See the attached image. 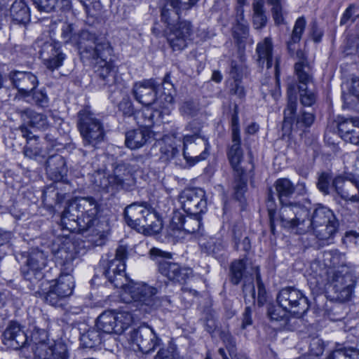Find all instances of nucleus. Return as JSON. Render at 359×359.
Here are the masks:
<instances>
[{
  "instance_id": "obj_62",
  "label": "nucleus",
  "mask_w": 359,
  "mask_h": 359,
  "mask_svg": "<svg viewBox=\"0 0 359 359\" xmlns=\"http://www.w3.org/2000/svg\"><path fill=\"white\" fill-rule=\"evenodd\" d=\"M140 116L143 118V121L141 123V125L143 126V128L148 129L149 128H151L154 125V111L149 109H147L141 113Z\"/></svg>"
},
{
  "instance_id": "obj_48",
  "label": "nucleus",
  "mask_w": 359,
  "mask_h": 359,
  "mask_svg": "<svg viewBox=\"0 0 359 359\" xmlns=\"http://www.w3.org/2000/svg\"><path fill=\"white\" fill-rule=\"evenodd\" d=\"M245 263L243 260L239 259L232 262L230 268L231 282L234 285H238L243 276L245 270Z\"/></svg>"
},
{
  "instance_id": "obj_17",
  "label": "nucleus",
  "mask_w": 359,
  "mask_h": 359,
  "mask_svg": "<svg viewBox=\"0 0 359 359\" xmlns=\"http://www.w3.org/2000/svg\"><path fill=\"white\" fill-rule=\"evenodd\" d=\"M133 322V316L129 311H105L96 321L97 327L107 334H121Z\"/></svg>"
},
{
  "instance_id": "obj_55",
  "label": "nucleus",
  "mask_w": 359,
  "mask_h": 359,
  "mask_svg": "<svg viewBox=\"0 0 359 359\" xmlns=\"http://www.w3.org/2000/svg\"><path fill=\"white\" fill-rule=\"evenodd\" d=\"M43 293L44 294L45 301L54 306L60 305L61 300L65 299L64 296L58 293L53 285H50L48 292L43 291Z\"/></svg>"
},
{
  "instance_id": "obj_46",
  "label": "nucleus",
  "mask_w": 359,
  "mask_h": 359,
  "mask_svg": "<svg viewBox=\"0 0 359 359\" xmlns=\"http://www.w3.org/2000/svg\"><path fill=\"white\" fill-rule=\"evenodd\" d=\"M81 345L84 348H92L100 344L101 338L98 330H89L80 337Z\"/></svg>"
},
{
  "instance_id": "obj_15",
  "label": "nucleus",
  "mask_w": 359,
  "mask_h": 359,
  "mask_svg": "<svg viewBox=\"0 0 359 359\" xmlns=\"http://www.w3.org/2000/svg\"><path fill=\"white\" fill-rule=\"evenodd\" d=\"M324 273L328 276L334 297L341 302L349 300L355 285L351 269L344 268V271H339V269L325 271Z\"/></svg>"
},
{
  "instance_id": "obj_63",
  "label": "nucleus",
  "mask_w": 359,
  "mask_h": 359,
  "mask_svg": "<svg viewBox=\"0 0 359 359\" xmlns=\"http://www.w3.org/2000/svg\"><path fill=\"white\" fill-rule=\"evenodd\" d=\"M358 8L359 7L356 5L351 4L343 13L340 20V25H342L346 24L350 20L353 21L354 19H352V18L355 12L358 10Z\"/></svg>"
},
{
  "instance_id": "obj_49",
  "label": "nucleus",
  "mask_w": 359,
  "mask_h": 359,
  "mask_svg": "<svg viewBox=\"0 0 359 359\" xmlns=\"http://www.w3.org/2000/svg\"><path fill=\"white\" fill-rule=\"evenodd\" d=\"M199 110V104L194 100H186L182 103L180 107L181 114L187 118L196 116Z\"/></svg>"
},
{
  "instance_id": "obj_44",
  "label": "nucleus",
  "mask_w": 359,
  "mask_h": 359,
  "mask_svg": "<svg viewBox=\"0 0 359 359\" xmlns=\"http://www.w3.org/2000/svg\"><path fill=\"white\" fill-rule=\"evenodd\" d=\"M267 315L271 321L280 322L281 327H285L288 325V312L279 305L269 306Z\"/></svg>"
},
{
  "instance_id": "obj_56",
  "label": "nucleus",
  "mask_w": 359,
  "mask_h": 359,
  "mask_svg": "<svg viewBox=\"0 0 359 359\" xmlns=\"http://www.w3.org/2000/svg\"><path fill=\"white\" fill-rule=\"evenodd\" d=\"M33 2L39 11L46 13H49L58 7L56 0H33Z\"/></svg>"
},
{
  "instance_id": "obj_21",
  "label": "nucleus",
  "mask_w": 359,
  "mask_h": 359,
  "mask_svg": "<svg viewBox=\"0 0 359 359\" xmlns=\"http://www.w3.org/2000/svg\"><path fill=\"white\" fill-rule=\"evenodd\" d=\"M129 340L139 351L145 354L154 351L161 344V339L154 330L146 325L133 330L130 332Z\"/></svg>"
},
{
  "instance_id": "obj_18",
  "label": "nucleus",
  "mask_w": 359,
  "mask_h": 359,
  "mask_svg": "<svg viewBox=\"0 0 359 359\" xmlns=\"http://www.w3.org/2000/svg\"><path fill=\"white\" fill-rule=\"evenodd\" d=\"M294 71L299 81V101L302 108H313L317 101L316 92L308 86L313 83L311 67L308 62H297L294 65Z\"/></svg>"
},
{
  "instance_id": "obj_53",
  "label": "nucleus",
  "mask_w": 359,
  "mask_h": 359,
  "mask_svg": "<svg viewBox=\"0 0 359 359\" xmlns=\"http://www.w3.org/2000/svg\"><path fill=\"white\" fill-rule=\"evenodd\" d=\"M245 69L246 67L242 59L238 61L232 60L229 70L230 76L235 81H239L242 79Z\"/></svg>"
},
{
  "instance_id": "obj_33",
  "label": "nucleus",
  "mask_w": 359,
  "mask_h": 359,
  "mask_svg": "<svg viewBox=\"0 0 359 359\" xmlns=\"http://www.w3.org/2000/svg\"><path fill=\"white\" fill-rule=\"evenodd\" d=\"M46 169L50 179L55 182L62 180L67 173L65 159L60 155L50 156L46 161Z\"/></svg>"
},
{
  "instance_id": "obj_3",
  "label": "nucleus",
  "mask_w": 359,
  "mask_h": 359,
  "mask_svg": "<svg viewBox=\"0 0 359 359\" xmlns=\"http://www.w3.org/2000/svg\"><path fill=\"white\" fill-rule=\"evenodd\" d=\"M77 255L74 244L69 241L64 242L54 252L55 262L60 266V273L53 285L65 298L69 297L73 292L74 281L72 273L74 270L73 261Z\"/></svg>"
},
{
  "instance_id": "obj_10",
  "label": "nucleus",
  "mask_w": 359,
  "mask_h": 359,
  "mask_svg": "<svg viewBox=\"0 0 359 359\" xmlns=\"http://www.w3.org/2000/svg\"><path fill=\"white\" fill-rule=\"evenodd\" d=\"M126 258V248L120 245L116 250L114 259L111 260L102 259L100 262L103 269V275L115 287L122 289L130 280L125 273V260Z\"/></svg>"
},
{
  "instance_id": "obj_11",
  "label": "nucleus",
  "mask_w": 359,
  "mask_h": 359,
  "mask_svg": "<svg viewBox=\"0 0 359 359\" xmlns=\"http://www.w3.org/2000/svg\"><path fill=\"white\" fill-rule=\"evenodd\" d=\"M227 156L233 170V188L235 197L237 200L241 201L247 190V180L243 177L245 170L241 165L243 160V151L241 145V138L231 139V144L229 148Z\"/></svg>"
},
{
  "instance_id": "obj_50",
  "label": "nucleus",
  "mask_w": 359,
  "mask_h": 359,
  "mask_svg": "<svg viewBox=\"0 0 359 359\" xmlns=\"http://www.w3.org/2000/svg\"><path fill=\"white\" fill-rule=\"evenodd\" d=\"M266 206L268 210V215L269 218L270 223V229L272 233H275V221L276 220V201L275 198L273 196L272 191L270 189L269 193L267 198Z\"/></svg>"
},
{
  "instance_id": "obj_42",
  "label": "nucleus",
  "mask_w": 359,
  "mask_h": 359,
  "mask_svg": "<svg viewBox=\"0 0 359 359\" xmlns=\"http://www.w3.org/2000/svg\"><path fill=\"white\" fill-rule=\"evenodd\" d=\"M200 246L203 252L215 257L222 255L225 250V245L223 241L214 237L201 240Z\"/></svg>"
},
{
  "instance_id": "obj_32",
  "label": "nucleus",
  "mask_w": 359,
  "mask_h": 359,
  "mask_svg": "<svg viewBox=\"0 0 359 359\" xmlns=\"http://www.w3.org/2000/svg\"><path fill=\"white\" fill-rule=\"evenodd\" d=\"M338 129L344 141L359 146V118L344 119L339 123Z\"/></svg>"
},
{
  "instance_id": "obj_40",
  "label": "nucleus",
  "mask_w": 359,
  "mask_h": 359,
  "mask_svg": "<svg viewBox=\"0 0 359 359\" xmlns=\"http://www.w3.org/2000/svg\"><path fill=\"white\" fill-rule=\"evenodd\" d=\"M274 187L280 204L290 203L289 198L294 193L295 187L287 178H280L274 183Z\"/></svg>"
},
{
  "instance_id": "obj_22",
  "label": "nucleus",
  "mask_w": 359,
  "mask_h": 359,
  "mask_svg": "<svg viewBox=\"0 0 359 359\" xmlns=\"http://www.w3.org/2000/svg\"><path fill=\"white\" fill-rule=\"evenodd\" d=\"M332 190L344 201L355 203L359 211V184L356 180L338 175L332 180Z\"/></svg>"
},
{
  "instance_id": "obj_61",
  "label": "nucleus",
  "mask_w": 359,
  "mask_h": 359,
  "mask_svg": "<svg viewBox=\"0 0 359 359\" xmlns=\"http://www.w3.org/2000/svg\"><path fill=\"white\" fill-rule=\"evenodd\" d=\"M186 130L189 131L190 133L185 135L203 136L202 135V125L196 120L189 122L186 126Z\"/></svg>"
},
{
  "instance_id": "obj_38",
  "label": "nucleus",
  "mask_w": 359,
  "mask_h": 359,
  "mask_svg": "<svg viewBox=\"0 0 359 359\" xmlns=\"http://www.w3.org/2000/svg\"><path fill=\"white\" fill-rule=\"evenodd\" d=\"M90 181L97 191L109 192L115 189L111 176L104 170H97L90 175Z\"/></svg>"
},
{
  "instance_id": "obj_28",
  "label": "nucleus",
  "mask_w": 359,
  "mask_h": 359,
  "mask_svg": "<svg viewBox=\"0 0 359 359\" xmlns=\"http://www.w3.org/2000/svg\"><path fill=\"white\" fill-rule=\"evenodd\" d=\"M40 56L46 67L54 71L62 65L65 55L57 46L56 43H45L40 50Z\"/></svg>"
},
{
  "instance_id": "obj_39",
  "label": "nucleus",
  "mask_w": 359,
  "mask_h": 359,
  "mask_svg": "<svg viewBox=\"0 0 359 359\" xmlns=\"http://www.w3.org/2000/svg\"><path fill=\"white\" fill-rule=\"evenodd\" d=\"M11 16L19 24L26 25L30 20V11L24 0H15L10 8Z\"/></svg>"
},
{
  "instance_id": "obj_57",
  "label": "nucleus",
  "mask_w": 359,
  "mask_h": 359,
  "mask_svg": "<svg viewBox=\"0 0 359 359\" xmlns=\"http://www.w3.org/2000/svg\"><path fill=\"white\" fill-rule=\"evenodd\" d=\"M33 102L38 106L45 107L48 106V97L46 93L43 90H35L31 93Z\"/></svg>"
},
{
  "instance_id": "obj_14",
  "label": "nucleus",
  "mask_w": 359,
  "mask_h": 359,
  "mask_svg": "<svg viewBox=\"0 0 359 359\" xmlns=\"http://www.w3.org/2000/svg\"><path fill=\"white\" fill-rule=\"evenodd\" d=\"M60 24L61 38L63 42L76 46L79 50L81 58L84 56L86 52H88L97 44L98 41L102 39V37L96 36L95 34L87 30H82L76 33L74 32L72 24L67 22H60Z\"/></svg>"
},
{
  "instance_id": "obj_23",
  "label": "nucleus",
  "mask_w": 359,
  "mask_h": 359,
  "mask_svg": "<svg viewBox=\"0 0 359 359\" xmlns=\"http://www.w3.org/2000/svg\"><path fill=\"white\" fill-rule=\"evenodd\" d=\"M182 208L187 214L197 215L206 209L205 191L201 189H187L180 195Z\"/></svg>"
},
{
  "instance_id": "obj_30",
  "label": "nucleus",
  "mask_w": 359,
  "mask_h": 359,
  "mask_svg": "<svg viewBox=\"0 0 359 359\" xmlns=\"http://www.w3.org/2000/svg\"><path fill=\"white\" fill-rule=\"evenodd\" d=\"M189 10L188 4H183L180 0H164L161 8L162 20L171 25L177 22L183 12Z\"/></svg>"
},
{
  "instance_id": "obj_54",
  "label": "nucleus",
  "mask_w": 359,
  "mask_h": 359,
  "mask_svg": "<svg viewBox=\"0 0 359 359\" xmlns=\"http://www.w3.org/2000/svg\"><path fill=\"white\" fill-rule=\"evenodd\" d=\"M271 7V13L273 20L276 25L283 24L284 22L283 9L280 0H267Z\"/></svg>"
},
{
  "instance_id": "obj_2",
  "label": "nucleus",
  "mask_w": 359,
  "mask_h": 359,
  "mask_svg": "<svg viewBox=\"0 0 359 359\" xmlns=\"http://www.w3.org/2000/svg\"><path fill=\"white\" fill-rule=\"evenodd\" d=\"M113 49L109 41L102 38L97 42L88 52H86L81 58L89 61L93 65L95 72L103 82L104 86H118L121 78L117 74L115 67L111 61Z\"/></svg>"
},
{
  "instance_id": "obj_64",
  "label": "nucleus",
  "mask_w": 359,
  "mask_h": 359,
  "mask_svg": "<svg viewBox=\"0 0 359 359\" xmlns=\"http://www.w3.org/2000/svg\"><path fill=\"white\" fill-rule=\"evenodd\" d=\"M252 307L250 306H246L242 317L241 328L243 330L245 329L248 326L251 325L252 324Z\"/></svg>"
},
{
  "instance_id": "obj_25",
  "label": "nucleus",
  "mask_w": 359,
  "mask_h": 359,
  "mask_svg": "<svg viewBox=\"0 0 359 359\" xmlns=\"http://www.w3.org/2000/svg\"><path fill=\"white\" fill-rule=\"evenodd\" d=\"M201 215H189L184 216L180 212H174L171 218L170 228L173 231H184L186 233L198 232L201 226Z\"/></svg>"
},
{
  "instance_id": "obj_29",
  "label": "nucleus",
  "mask_w": 359,
  "mask_h": 359,
  "mask_svg": "<svg viewBox=\"0 0 359 359\" xmlns=\"http://www.w3.org/2000/svg\"><path fill=\"white\" fill-rule=\"evenodd\" d=\"M306 25V20L304 17H299L296 20L290 40L287 42V50L291 56H296L299 59L298 62L304 61L308 62L306 59L304 53L298 49V43L302 39V34L305 29Z\"/></svg>"
},
{
  "instance_id": "obj_37",
  "label": "nucleus",
  "mask_w": 359,
  "mask_h": 359,
  "mask_svg": "<svg viewBox=\"0 0 359 359\" xmlns=\"http://www.w3.org/2000/svg\"><path fill=\"white\" fill-rule=\"evenodd\" d=\"M258 56L257 61L259 65L263 66L266 62V68L273 65V43L271 39L266 37L262 41L258 43L256 48Z\"/></svg>"
},
{
  "instance_id": "obj_1",
  "label": "nucleus",
  "mask_w": 359,
  "mask_h": 359,
  "mask_svg": "<svg viewBox=\"0 0 359 359\" xmlns=\"http://www.w3.org/2000/svg\"><path fill=\"white\" fill-rule=\"evenodd\" d=\"M98 211L99 205L94 198H76L62 212L60 225L70 232L90 231L92 235H98L100 231L95 228L98 224Z\"/></svg>"
},
{
  "instance_id": "obj_20",
  "label": "nucleus",
  "mask_w": 359,
  "mask_h": 359,
  "mask_svg": "<svg viewBox=\"0 0 359 359\" xmlns=\"http://www.w3.org/2000/svg\"><path fill=\"white\" fill-rule=\"evenodd\" d=\"M210 144L205 136L184 135L183 156L193 164L204 160L208 155Z\"/></svg>"
},
{
  "instance_id": "obj_16",
  "label": "nucleus",
  "mask_w": 359,
  "mask_h": 359,
  "mask_svg": "<svg viewBox=\"0 0 359 359\" xmlns=\"http://www.w3.org/2000/svg\"><path fill=\"white\" fill-rule=\"evenodd\" d=\"M157 86V83L153 79L135 83L133 87L135 99L142 105L149 107L155 104L156 108L172 103L173 97L170 92L165 95V100H156Z\"/></svg>"
},
{
  "instance_id": "obj_35",
  "label": "nucleus",
  "mask_w": 359,
  "mask_h": 359,
  "mask_svg": "<svg viewBox=\"0 0 359 359\" xmlns=\"http://www.w3.org/2000/svg\"><path fill=\"white\" fill-rule=\"evenodd\" d=\"M149 138V129L138 128L126 133L125 144L130 149H137L143 147Z\"/></svg>"
},
{
  "instance_id": "obj_9",
  "label": "nucleus",
  "mask_w": 359,
  "mask_h": 359,
  "mask_svg": "<svg viewBox=\"0 0 359 359\" xmlns=\"http://www.w3.org/2000/svg\"><path fill=\"white\" fill-rule=\"evenodd\" d=\"M77 128L84 145L95 147L104 140L105 132L101 121L89 108L78 112Z\"/></svg>"
},
{
  "instance_id": "obj_12",
  "label": "nucleus",
  "mask_w": 359,
  "mask_h": 359,
  "mask_svg": "<svg viewBox=\"0 0 359 359\" xmlns=\"http://www.w3.org/2000/svg\"><path fill=\"white\" fill-rule=\"evenodd\" d=\"M276 300L280 307L296 318L303 317L310 307L307 297L301 290L293 287L280 290Z\"/></svg>"
},
{
  "instance_id": "obj_31",
  "label": "nucleus",
  "mask_w": 359,
  "mask_h": 359,
  "mask_svg": "<svg viewBox=\"0 0 359 359\" xmlns=\"http://www.w3.org/2000/svg\"><path fill=\"white\" fill-rule=\"evenodd\" d=\"M4 344L14 349H19L25 346L27 341V337L21 326L12 322L4 332Z\"/></svg>"
},
{
  "instance_id": "obj_4",
  "label": "nucleus",
  "mask_w": 359,
  "mask_h": 359,
  "mask_svg": "<svg viewBox=\"0 0 359 359\" xmlns=\"http://www.w3.org/2000/svg\"><path fill=\"white\" fill-rule=\"evenodd\" d=\"M124 217L129 226L145 235L158 233L162 229L158 216L143 203H134L128 205L125 208Z\"/></svg>"
},
{
  "instance_id": "obj_59",
  "label": "nucleus",
  "mask_w": 359,
  "mask_h": 359,
  "mask_svg": "<svg viewBox=\"0 0 359 359\" xmlns=\"http://www.w3.org/2000/svg\"><path fill=\"white\" fill-rule=\"evenodd\" d=\"M309 350L311 355L318 357L324 351L323 340L318 337L312 338L309 344Z\"/></svg>"
},
{
  "instance_id": "obj_5",
  "label": "nucleus",
  "mask_w": 359,
  "mask_h": 359,
  "mask_svg": "<svg viewBox=\"0 0 359 359\" xmlns=\"http://www.w3.org/2000/svg\"><path fill=\"white\" fill-rule=\"evenodd\" d=\"M156 294V288L130 280L121 289L120 298L126 304L134 303L136 306H146L149 308H157L170 303L167 297L159 298Z\"/></svg>"
},
{
  "instance_id": "obj_6",
  "label": "nucleus",
  "mask_w": 359,
  "mask_h": 359,
  "mask_svg": "<svg viewBox=\"0 0 359 359\" xmlns=\"http://www.w3.org/2000/svg\"><path fill=\"white\" fill-rule=\"evenodd\" d=\"M306 203L310 204L309 201L306 199L304 203L293 201L281 204L278 215L280 226L297 234L308 232V222L305 224V219L309 216V208Z\"/></svg>"
},
{
  "instance_id": "obj_41",
  "label": "nucleus",
  "mask_w": 359,
  "mask_h": 359,
  "mask_svg": "<svg viewBox=\"0 0 359 359\" xmlns=\"http://www.w3.org/2000/svg\"><path fill=\"white\" fill-rule=\"evenodd\" d=\"M114 187H122L126 181L131 178V168L129 163L121 162L114 166L113 175H111Z\"/></svg>"
},
{
  "instance_id": "obj_60",
  "label": "nucleus",
  "mask_w": 359,
  "mask_h": 359,
  "mask_svg": "<svg viewBox=\"0 0 359 359\" xmlns=\"http://www.w3.org/2000/svg\"><path fill=\"white\" fill-rule=\"evenodd\" d=\"M256 273V280H257V289H258V298L257 302L259 306H262L266 300V290L264 283L262 281L261 276L259 273V269L257 268L255 270Z\"/></svg>"
},
{
  "instance_id": "obj_27",
  "label": "nucleus",
  "mask_w": 359,
  "mask_h": 359,
  "mask_svg": "<svg viewBox=\"0 0 359 359\" xmlns=\"http://www.w3.org/2000/svg\"><path fill=\"white\" fill-rule=\"evenodd\" d=\"M32 351L35 359H48L55 350V344L47 341L48 334L43 329L34 328L32 334Z\"/></svg>"
},
{
  "instance_id": "obj_34",
  "label": "nucleus",
  "mask_w": 359,
  "mask_h": 359,
  "mask_svg": "<svg viewBox=\"0 0 359 359\" xmlns=\"http://www.w3.org/2000/svg\"><path fill=\"white\" fill-rule=\"evenodd\" d=\"M323 262L325 267L330 269L329 271L337 269L344 271V268L351 269L346 263L345 255L337 250L325 251L323 254Z\"/></svg>"
},
{
  "instance_id": "obj_36",
  "label": "nucleus",
  "mask_w": 359,
  "mask_h": 359,
  "mask_svg": "<svg viewBox=\"0 0 359 359\" xmlns=\"http://www.w3.org/2000/svg\"><path fill=\"white\" fill-rule=\"evenodd\" d=\"M243 8L240 7L237 11L236 22L232 27L233 39L241 46L249 35V27L247 20L244 18Z\"/></svg>"
},
{
  "instance_id": "obj_8",
  "label": "nucleus",
  "mask_w": 359,
  "mask_h": 359,
  "mask_svg": "<svg viewBox=\"0 0 359 359\" xmlns=\"http://www.w3.org/2000/svg\"><path fill=\"white\" fill-rule=\"evenodd\" d=\"M22 261L21 272L24 278L29 282L27 287L35 290L43 284V269L47 264V256L38 248L32 249L22 254Z\"/></svg>"
},
{
  "instance_id": "obj_13",
  "label": "nucleus",
  "mask_w": 359,
  "mask_h": 359,
  "mask_svg": "<svg viewBox=\"0 0 359 359\" xmlns=\"http://www.w3.org/2000/svg\"><path fill=\"white\" fill-rule=\"evenodd\" d=\"M150 255L156 258L162 259L158 261V271L168 280L184 284L192 277L191 269L182 267L177 263L163 259H171V253L154 248L150 250Z\"/></svg>"
},
{
  "instance_id": "obj_58",
  "label": "nucleus",
  "mask_w": 359,
  "mask_h": 359,
  "mask_svg": "<svg viewBox=\"0 0 359 359\" xmlns=\"http://www.w3.org/2000/svg\"><path fill=\"white\" fill-rule=\"evenodd\" d=\"M67 346L61 342L55 344V350L48 359H68Z\"/></svg>"
},
{
  "instance_id": "obj_19",
  "label": "nucleus",
  "mask_w": 359,
  "mask_h": 359,
  "mask_svg": "<svg viewBox=\"0 0 359 359\" xmlns=\"http://www.w3.org/2000/svg\"><path fill=\"white\" fill-rule=\"evenodd\" d=\"M287 94L288 100L287 107L284 110V121L291 122L297 128L301 130L310 128L314 123L316 118L314 109L311 108L307 111L305 108H302L297 113V98L292 95L290 89L288 90Z\"/></svg>"
},
{
  "instance_id": "obj_26",
  "label": "nucleus",
  "mask_w": 359,
  "mask_h": 359,
  "mask_svg": "<svg viewBox=\"0 0 359 359\" xmlns=\"http://www.w3.org/2000/svg\"><path fill=\"white\" fill-rule=\"evenodd\" d=\"M192 33V26L190 22H179L168 36V41L173 50H181L187 47L188 41L191 40Z\"/></svg>"
},
{
  "instance_id": "obj_7",
  "label": "nucleus",
  "mask_w": 359,
  "mask_h": 359,
  "mask_svg": "<svg viewBox=\"0 0 359 359\" xmlns=\"http://www.w3.org/2000/svg\"><path fill=\"white\" fill-rule=\"evenodd\" d=\"M308 222V231L313 233L321 241H329L336 233L338 222L333 212L324 206L316 208L311 216L306 217L305 224Z\"/></svg>"
},
{
  "instance_id": "obj_51",
  "label": "nucleus",
  "mask_w": 359,
  "mask_h": 359,
  "mask_svg": "<svg viewBox=\"0 0 359 359\" xmlns=\"http://www.w3.org/2000/svg\"><path fill=\"white\" fill-rule=\"evenodd\" d=\"M332 180L333 178L330 173L326 172L320 173L317 182V187L319 191L325 195L330 194L332 190V184L330 185V182H332Z\"/></svg>"
},
{
  "instance_id": "obj_24",
  "label": "nucleus",
  "mask_w": 359,
  "mask_h": 359,
  "mask_svg": "<svg viewBox=\"0 0 359 359\" xmlns=\"http://www.w3.org/2000/svg\"><path fill=\"white\" fill-rule=\"evenodd\" d=\"M9 79L22 97L30 96L31 93L36 89L39 83L37 77L29 72H11Z\"/></svg>"
},
{
  "instance_id": "obj_43",
  "label": "nucleus",
  "mask_w": 359,
  "mask_h": 359,
  "mask_svg": "<svg viewBox=\"0 0 359 359\" xmlns=\"http://www.w3.org/2000/svg\"><path fill=\"white\" fill-rule=\"evenodd\" d=\"M252 24L255 29H259L266 25L268 18L264 9V0H254L252 3Z\"/></svg>"
},
{
  "instance_id": "obj_52",
  "label": "nucleus",
  "mask_w": 359,
  "mask_h": 359,
  "mask_svg": "<svg viewBox=\"0 0 359 359\" xmlns=\"http://www.w3.org/2000/svg\"><path fill=\"white\" fill-rule=\"evenodd\" d=\"M154 359H182L177 347L173 344H169L167 348H160Z\"/></svg>"
},
{
  "instance_id": "obj_47",
  "label": "nucleus",
  "mask_w": 359,
  "mask_h": 359,
  "mask_svg": "<svg viewBox=\"0 0 359 359\" xmlns=\"http://www.w3.org/2000/svg\"><path fill=\"white\" fill-rule=\"evenodd\" d=\"M168 140H170L168 138H163L158 142L161 146V158L164 161L174 158L180 153L179 149L168 142Z\"/></svg>"
},
{
  "instance_id": "obj_45",
  "label": "nucleus",
  "mask_w": 359,
  "mask_h": 359,
  "mask_svg": "<svg viewBox=\"0 0 359 359\" xmlns=\"http://www.w3.org/2000/svg\"><path fill=\"white\" fill-rule=\"evenodd\" d=\"M24 114L29 118V123L33 127L41 130H46L48 128L50 123L46 115L34 112L30 109L25 110Z\"/></svg>"
}]
</instances>
